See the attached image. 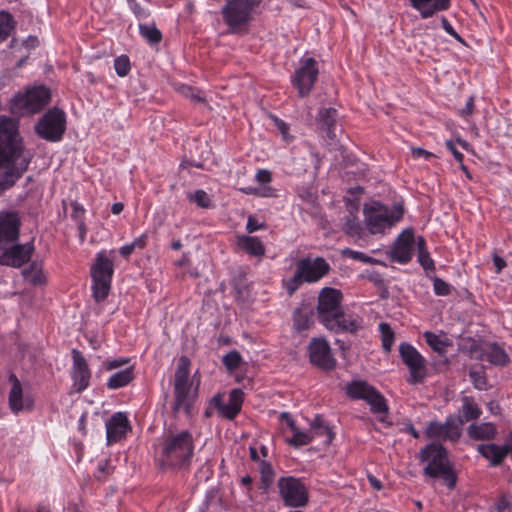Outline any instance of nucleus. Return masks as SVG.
Here are the masks:
<instances>
[{
	"instance_id": "1",
	"label": "nucleus",
	"mask_w": 512,
	"mask_h": 512,
	"mask_svg": "<svg viewBox=\"0 0 512 512\" xmlns=\"http://www.w3.org/2000/svg\"><path fill=\"white\" fill-rule=\"evenodd\" d=\"M30 158L24 153L18 121L0 116V193L12 187L27 170Z\"/></svg>"
},
{
	"instance_id": "2",
	"label": "nucleus",
	"mask_w": 512,
	"mask_h": 512,
	"mask_svg": "<svg viewBox=\"0 0 512 512\" xmlns=\"http://www.w3.org/2000/svg\"><path fill=\"white\" fill-rule=\"evenodd\" d=\"M342 299L340 290L323 288L318 296L317 317L330 331L355 334L363 328V319L356 314H346L342 308Z\"/></svg>"
},
{
	"instance_id": "3",
	"label": "nucleus",
	"mask_w": 512,
	"mask_h": 512,
	"mask_svg": "<svg viewBox=\"0 0 512 512\" xmlns=\"http://www.w3.org/2000/svg\"><path fill=\"white\" fill-rule=\"evenodd\" d=\"M194 452V440L188 430L168 432L160 443L159 464L162 468H186Z\"/></svg>"
},
{
	"instance_id": "4",
	"label": "nucleus",
	"mask_w": 512,
	"mask_h": 512,
	"mask_svg": "<svg viewBox=\"0 0 512 512\" xmlns=\"http://www.w3.org/2000/svg\"><path fill=\"white\" fill-rule=\"evenodd\" d=\"M419 459L426 462L423 474L429 478L441 477L449 489H454L457 477L448 458L447 450L438 443L426 445L419 453Z\"/></svg>"
},
{
	"instance_id": "5",
	"label": "nucleus",
	"mask_w": 512,
	"mask_h": 512,
	"mask_svg": "<svg viewBox=\"0 0 512 512\" xmlns=\"http://www.w3.org/2000/svg\"><path fill=\"white\" fill-rule=\"evenodd\" d=\"M404 214L401 204H395L392 209L379 201L365 203L363 215L366 227L371 234H383L399 222Z\"/></svg>"
},
{
	"instance_id": "6",
	"label": "nucleus",
	"mask_w": 512,
	"mask_h": 512,
	"mask_svg": "<svg viewBox=\"0 0 512 512\" xmlns=\"http://www.w3.org/2000/svg\"><path fill=\"white\" fill-rule=\"evenodd\" d=\"M190 359L187 356H181L177 362L174 375V402L172 405L173 413H190L194 402V394L191 392V382L189 381Z\"/></svg>"
},
{
	"instance_id": "7",
	"label": "nucleus",
	"mask_w": 512,
	"mask_h": 512,
	"mask_svg": "<svg viewBox=\"0 0 512 512\" xmlns=\"http://www.w3.org/2000/svg\"><path fill=\"white\" fill-rule=\"evenodd\" d=\"M50 96L49 89L44 86L29 88L11 99L10 111L16 116L38 113L48 104Z\"/></svg>"
},
{
	"instance_id": "8",
	"label": "nucleus",
	"mask_w": 512,
	"mask_h": 512,
	"mask_svg": "<svg viewBox=\"0 0 512 512\" xmlns=\"http://www.w3.org/2000/svg\"><path fill=\"white\" fill-rule=\"evenodd\" d=\"M262 0H226L221 9L224 23L232 33L240 29L252 20L254 9Z\"/></svg>"
},
{
	"instance_id": "9",
	"label": "nucleus",
	"mask_w": 512,
	"mask_h": 512,
	"mask_svg": "<svg viewBox=\"0 0 512 512\" xmlns=\"http://www.w3.org/2000/svg\"><path fill=\"white\" fill-rule=\"evenodd\" d=\"M113 272L114 266L112 260L107 258L103 252L98 253L96 261L91 268L93 296L96 301H103L107 298L111 287Z\"/></svg>"
},
{
	"instance_id": "10",
	"label": "nucleus",
	"mask_w": 512,
	"mask_h": 512,
	"mask_svg": "<svg viewBox=\"0 0 512 512\" xmlns=\"http://www.w3.org/2000/svg\"><path fill=\"white\" fill-rule=\"evenodd\" d=\"M66 130V115L56 107L49 109L35 125L37 135L50 142H58Z\"/></svg>"
},
{
	"instance_id": "11",
	"label": "nucleus",
	"mask_w": 512,
	"mask_h": 512,
	"mask_svg": "<svg viewBox=\"0 0 512 512\" xmlns=\"http://www.w3.org/2000/svg\"><path fill=\"white\" fill-rule=\"evenodd\" d=\"M399 354L403 363L409 369V384L423 383L428 375L427 361L420 352L411 344L402 342L399 345Z\"/></svg>"
},
{
	"instance_id": "12",
	"label": "nucleus",
	"mask_w": 512,
	"mask_h": 512,
	"mask_svg": "<svg viewBox=\"0 0 512 512\" xmlns=\"http://www.w3.org/2000/svg\"><path fill=\"white\" fill-rule=\"evenodd\" d=\"M277 487L283 503L288 507H303L308 503V489L304 482L293 476L278 479Z\"/></svg>"
},
{
	"instance_id": "13",
	"label": "nucleus",
	"mask_w": 512,
	"mask_h": 512,
	"mask_svg": "<svg viewBox=\"0 0 512 512\" xmlns=\"http://www.w3.org/2000/svg\"><path fill=\"white\" fill-rule=\"evenodd\" d=\"M347 394L353 399L365 400L374 414L388 412L384 396L365 381H353L347 386Z\"/></svg>"
},
{
	"instance_id": "14",
	"label": "nucleus",
	"mask_w": 512,
	"mask_h": 512,
	"mask_svg": "<svg viewBox=\"0 0 512 512\" xmlns=\"http://www.w3.org/2000/svg\"><path fill=\"white\" fill-rule=\"evenodd\" d=\"M319 74L317 61L312 58H302L300 66L295 70L292 76V83L297 88L301 97L309 95Z\"/></svg>"
},
{
	"instance_id": "15",
	"label": "nucleus",
	"mask_w": 512,
	"mask_h": 512,
	"mask_svg": "<svg viewBox=\"0 0 512 512\" xmlns=\"http://www.w3.org/2000/svg\"><path fill=\"white\" fill-rule=\"evenodd\" d=\"M462 420L449 416L445 422L431 421L425 430L426 436L430 439L457 441L461 435Z\"/></svg>"
},
{
	"instance_id": "16",
	"label": "nucleus",
	"mask_w": 512,
	"mask_h": 512,
	"mask_svg": "<svg viewBox=\"0 0 512 512\" xmlns=\"http://www.w3.org/2000/svg\"><path fill=\"white\" fill-rule=\"evenodd\" d=\"M3 249L0 255V264L13 268H20L28 263L34 251L33 241L25 244H10Z\"/></svg>"
},
{
	"instance_id": "17",
	"label": "nucleus",
	"mask_w": 512,
	"mask_h": 512,
	"mask_svg": "<svg viewBox=\"0 0 512 512\" xmlns=\"http://www.w3.org/2000/svg\"><path fill=\"white\" fill-rule=\"evenodd\" d=\"M296 270L305 282L314 283L329 273L330 265L322 257H306L296 263Z\"/></svg>"
},
{
	"instance_id": "18",
	"label": "nucleus",
	"mask_w": 512,
	"mask_h": 512,
	"mask_svg": "<svg viewBox=\"0 0 512 512\" xmlns=\"http://www.w3.org/2000/svg\"><path fill=\"white\" fill-rule=\"evenodd\" d=\"M21 219L16 211L0 212V248L18 241Z\"/></svg>"
},
{
	"instance_id": "19",
	"label": "nucleus",
	"mask_w": 512,
	"mask_h": 512,
	"mask_svg": "<svg viewBox=\"0 0 512 512\" xmlns=\"http://www.w3.org/2000/svg\"><path fill=\"white\" fill-rule=\"evenodd\" d=\"M309 356L313 365L324 370H332L336 366L329 343L324 338H314L309 344Z\"/></svg>"
},
{
	"instance_id": "20",
	"label": "nucleus",
	"mask_w": 512,
	"mask_h": 512,
	"mask_svg": "<svg viewBox=\"0 0 512 512\" xmlns=\"http://www.w3.org/2000/svg\"><path fill=\"white\" fill-rule=\"evenodd\" d=\"M71 354L73 360L71 371L73 386L78 393H81L87 389L90 384L91 370L89 369L85 357L79 350L72 349Z\"/></svg>"
},
{
	"instance_id": "21",
	"label": "nucleus",
	"mask_w": 512,
	"mask_h": 512,
	"mask_svg": "<svg viewBox=\"0 0 512 512\" xmlns=\"http://www.w3.org/2000/svg\"><path fill=\"white\" fill-rule=\"evenodd\" d=\"M414 244L415 239L413 231L409 229L403 231L392 246L390 252L391 259L400 264L408 263L414 253Z\"/></svg>"
},
{
	"instance_id": "22",
	"label": "nucleus",
	"mask_w": 512,
	"mask_h": 512,
	"mask_svg": "<svg viewBox=\"0 0 512 512\" xmlns=\"http://www.w3.org/2000/svg\"><path fill=\"white\" fill-rule=\"evenodd\" d=\"M130 429L127 415L123 412H117L106 422L107 444L120 441Z\"/></svg>"
},
{
	"instance_id": "23",
	"label": "nucleus",
	"mask_w": 512,
	"mask_h": 512,
	"mask_svg": "<svg viewBox=\"0 0 512 512\" xmlns=\"http://www.w3.org/2000/svg\"><path fill=\"white\" fill-rule=\"evenodd\" d=\"M411 6L419 12L422 19H427L451 6V0H410Z\"/></svg>"
},
{
	"instance_id": "24",
	"label": "nucleus",
	"mask_w": 512,
	"mask_h": 512,
	"mask_svg": "<svg viewBox=\"0 0 512 512\" xmlns=\"http://www.w3.org/2000/svg\"><path fill=\"white\" fill-rule=\"evenodd\" d=\"M477 451L490 461L491 466H499L510 453V443L503 446L494 443L481 444L477 446Z\"/></svg>"
},
{
	"instance_id": "25",
	"label": "nucleus",
	"mask_w": 512,
	"mask_h": 512,
	"mask_svg": "<svg viewBox=\"0 0 512 512\" xmlns=\"http://www.w3.org/2000/svg\"><path fill=\"white\" fill-rule=\"evenodd\" d=\"M9 380L12 384V388L9 393V406L14 413H18L23 409H30L31 402L29 400L23 399V391L21 387V383L18 378L11 374Z\"/></svg>"
},
{
	"instance_id": "26",
	"label": "nucleus",
	"mask_w": 512,
	"mask_h": 512,
	"mask_svg": "<svg viewBox=\"0 0 512 512\" xmlns=\"http://www.w3.org/2000/svg\"><path fill=\"white\" fill-rule=\"evenodd\" d=\"M338 112L335 108H322L320 109L317 122L322 130L327 134V137L331 140L336 139V124H337Z\"/></svg>"
},
{
	"instance_id": "27",
	"label": "nucleus",
	"mask_w": 512,
	"mask_h": 512,
	"mask_svg": "<svg viewBox=\"0 0 512 512\" xmlns=\"http://www.w3.org/2000/svg\"><path fill=\"white\" fill-rule=\"evenodd\" d=\"M244 401V393L241 389L231 390L228 402L222 407L221 416L227 420H233L240 413Z\"/></svg>"
},
{
	"instance_id": "28",
	"label": "nucleus",
	"mask_w": 512,
	"mask_h": 512,
	"mask_svg": "<svg viewBox=\"0 0 512 512\" xmlns=\"http://www.w3.org/2000/svg\"><path fill=\"white\" fill-rule=\"evenodd\" d=\"M237 247L254 257H262L265 254V247L262 241L255 236L240 235L237 237Z\"/></svg>"
},
{
	"instance_id": "29",
	"label": "nucleus",
	"mask_w": 512,
	"mask_h": 512,
	"mask_svg": "<svg viewBox=\"0 0 512 512\" xmlns=\"http://www.w3.org/2000/svg\"><path fill=\"white\" fill-rule=\"evenodd\" d=\"M483 359L496 366H505L509 362L506 351L497 343H488L484 346Z\"/></svg>"
},
{
	"instance_id": "30",
	"label": "nucleus",
	"mask_w": 512,
	"mask_h": 512,
	"mask_svg": "<svg viewBox=\"0 0 512 512\" xmlns=\"http://www.w3.org/2000/svg\"><path fill=\"white\" fill-rule=\"evenodd\" d=\"M468 436L477 441L492 440L497 434V429L491 422L473 423L467 428Z\"/></svg>"
},
{
	"instance_id": "31",
	"label": "nucleus",
	"mask_w": 512,
	"mask_h": 512,
	"mask_svg": "<svg viewBox=\"0 0 512 512\" xmlns=\"http://www.w3.org/2000/svg\"><path fill=\"white\" fill-rule=\"evenodd\" d=\"M134 378L133 367H128L111 375L106 385L109 389L116 390L127 386Z\"/></svg>"
},
{
	"instance_id": "32",
	"label": "nucleus",
	"mask_w": 512,
	"mask_h": 512,
	"mask_svg": "<svg viewBox=\"0 0 512 512\" xmlns=\"http://www.w3.org/2000/svg\"><path fill=\"white\" fill-rule=\"evenodd\" d=\"M461 413L462 416L459 418L463 423L464 421L468 422L478 419L481 416L482 411L472 398L464 396L462 398Z\"/></svg>"
},
{
	"instance_id": "33",
	"label": "nucleus",
	"mask_w": 512,
	"mask_h": 512,
	"mask_svg": "<svg viewBox=\"0 0 512 512\" xmlns=\"http://www.w3.org/2000/svg\"><path fill=\"white\" fill-rule=\"evenodd\" d=\"M416 244H417V250H418V255H417L418 263L422 266V268L425 271H434L435 263L426 248L425 239L422 236H419L417 238Z\"/></svg>"
},
{
	"instance_id": "34",
	"label": "nucleus",
	"mask_w": 512,
	"mask_h": 512,
	"mask_svg": "<svg viewBox=\"0 0 512 512\" xmlns=\"http://www.w3.org/2000/svg\"><path fill=\"white\" fill-rule=\"evenodd\" d=\"M23 277L33 285H41L46 282V276L43 272L41 265L36 262L22 271Z\"/></svg>"
},
{
	"instance_id": "35",
	"label": "nucleus",
	"mask_w": 512,
	"mask_h": 512,
	"mask_svg": "<svg viewBox=\"0 0 512 512\" xmlns=\"http://www.w3.org/2000/svg\"><path fill=\"white\" fill-rule=\"evenodd\" d=\"M292 436L287 439V443L293 447H301L304 445H308L314 439V435L311 431H302L297 426L294 429H291Z\"/></svg>"
},
{
	"instance_id": "36",
	"label": "nucleus",
	"mask_w": 512,
	"mask_h": 512,
	"mask_svg": "<svg viewBox=\"0 0 512 512\" xmlns=\"http://www.w3.org/2000/svg\"><path fill=\"white\" fill-rule=\"evenodd\" d=\"M319 430H323L325 433L324 444L329 445L334 439V433L331 428L324 422L320 415H316L313 421L310 424L309 431L315 434L319 433Z\"/></svg>"
},
{
	"instance_id": "37",
	"label": "nucleus",
	"mask_w": 512,
	"mask_h": 512,
	"mask_svg": "<svg viewBox=\"0 0 512 512\" xmlns=\"http://www.w3.org/2000/svg\"><path fill=\"white\" fill-rule=\"evenodd\" d=\"M139 33L151 44H158L162 40V33L155 24H139Z\"/></svg>"
},
{
	"instance_id": "38",
	"label": "nucleus",
	"mask_w": 512,
	"mask_h": 512,
	"mask_svg": "<svg viewBox=\"0 0 512 512\" xmlns=\"http://www.w3.org/2000/svg\"><path fill=\"white\" fill-rule=\"evenodd\" d=\"M293 325L295 330L302 332L311 325V316L306 309H297L293 313Z\"/></svg>"
},
{
	"instance_id": "39",
	"label": "nucleus",
	"mask_w": 512,
	"mask_h": 512,
	"mask_svg": "<svg viewBox=\"0 0 512 512\" xmlns=\"http://www.w3.org/2000/svg\"><path fill=\"white\" fill-rule=\"evenodd\" d=\"M379 331L381 333L382 348L385 352L389 353L392 349L395 340V334L388 323L382 322L379 324Z\"/></svg>"
},
{
	"instance_id": "40",
	"label": "nucleus",
	"mask_w": 512,
	"mask_h": 512,
	"mask_svg": "<svg viewBox=\"0 0 512 512\" xmlns=\"http://www.w3.org/2000/svg\"><path fill=\"white\" fill-rule=\"evenodd\" d=\"M423 337L426 340V343L436 352L442 353L444 352V348L448 346L449 340L447 338L443 339L440 336L436 335L433 332L425 331L423 333Z\"/></svg>"
},
{
	"instance_id": "41",
	"label": "nucleus",
	"mask_w": 512,
	"mask_h": 512,
	"mask_svg": "<svg viewBox=\"0 0 512 512\" xmlns=\"http://www.w3.org/2000/svg\"><path fill=\"white\" fill-rule=\"evenodd\" d=\"M14 28L13 17L9 12L0 11V42L5 41Z\"/></svg>"
},
{
	"instance_id": "42",
	"label": "nucleus",
	"mask_w": 512,
	"mask_h": 512,
	"mask_svg": "<svg viewBox=\"0 0 512 512\" xmlns=\"http://www.w3.org/2000/svg\"><path fill=\"white\" fill-rule=\"evenodd\" d=\"M259 471L261 474L262 487L265 489L270 487L273 483L274 476H275L274 469H273L272 465L269 462L262 460V461H260V464H259Z\"/></svg>"
},
{
	"instance_id": "43",
	"label": "nucleus",
	"mask_w": 512,
	"mask_h": 512,
	"mask_svg": "<svg viewBox=\"0 0 512 512\" xmlns=\"http://www.w3.org/2000/svg\"><path fill=\"white\" fill-rule=\"evenodd\" d=\"M242 356L237 350H231L222 357V363L228 371H234L240 367Z\"/></svg>"
},
{
	"instance_id": "44",
	"label": "nucleus",
	"mask_w": 512,
	"mask_h": 512,
	"mask_svg": "<svg viewBox=\"0 0 512 512\" xmlns=\"http://www.w3.org/2000/svg\"><path fill=\"white\" fill-rule=\"evenodd\" d=\"M187 198L201 208H210L212 206L209 195L202 189L196 190L194 193H189Z\"/></svg>"
},
{
	"instance_id": "45",
	"label": "nucleus",
	"mask_w": 512,
	"mask_h": 512,
	"mask_svg": "<svg viewBox=\"0 0 512 512\" xmlns=\"http://www.w3.org/2000/svg\"><path fill=\"white\" fill-rule=\"evenodd\" d=\"M114 69L118 76L125 77L131 70V64L129 57L126 55H120L114 60Z\"/></svg>"
},
{
	"instance_id": "46",
	"label": "nucleus",
	"mask_w": 512,
	"mask_h": 512,
	"mask_svg": "<svg viewBox=\"0 0 512 512\" xmlns=\"http://www.w3.org/2000/svg\"><path fill=\"white\" fill-rule=\"evenodd\" d=\"M433 289L437 296H448L452 291V286L439 277H433Z\"/></svg>"
},
{
	"instance_id": "47",
	"label": "nucleus",
	"mask_w": 512,
	"mask_h": 512,
	"mask_svg": "<svg viewBox=\"0 0 512 512\" xmlns=\"http://www.w3.org/2000/svg\"><path fill=\"white\" fill-rule=\"evenodd\" d=\"M469 377L474 387L478 390H485L487 387L486 375L483 371L471 370Z\"/></svg>"
},
{
	"instance_id": "48",
	"label": "nucleus",
	"mask_w": 512,
	"mask_h": 512,
	"mask_svg": "<svg viewBox=\"0 0 512 512\" xmlns=\"http://www.w3.org/2000/svg\"><path fill=\"white\" fill-rule=\"evenodd\" d=\"M127 3L138 19H146L150 16V11L147 8L141 7L136 0H127Z\"/></svg>"
},
{
	"instance_id": "49",
	"label": "nucleus",
	"mask_w": 512,
	"mask_h": 512,
	"mask_svg": "<svg viewBox=\"0 0 512 512\" xmlns=\"http://www.w3.org/2000/svg\"><path fill=\"white\" fill-rule=\"evenodd\" d=\"M273 120L275 126L281 133L283 140L285 142H290L293 137L289 134V125L278 117H273Z\"/></svg>"
},
{
	"instance_id": "50",
	"label": "nucleus",
	"mask_w": 512,
	"mask_h": 512,
	"mask_svg": "<svg viewBox=\"0 0 512 512\" xmlns=\"http://www.w3.org/2000/svg\"><path fill=\"white\" fill-rule=\"evenodd\" d=\"M303 282L305 281L301 276H298V271L296 270L294 276L286 282V289L290 294H292L300 287Z\"/></svg>"
},
{
	"instance_id": "51",
	"label": "nucleus",
	"mask_w": 512,
	"mask_h": 512,
	"mask_svg": "<svg viewBox=\"0 0 512 512\" xmlns=\"http://www.w3.org/2000/svg\"><path fill=\"white\" fill-rule=\"evenodd\" d=\"M343 254L352 258L353 260H357L363 263H369L371 261V258L369 256L365 255L362 252L354 251L351 249H345L343 251Z\"/></svg>"
},
{
	"instance_id": "52",
	"label": "nucleus",
	"mask_w": 512,
	"mask_h": 512,
	"mask_svg": "<svg viewBox=\"0 0 512 512\" xmlns=\"http://www.w3.org/2000/svg\"><path fill=\"white\" fill-rule=\"evenodd\" d=\"M494 507L497 512H505L510 510L511 502L510 498L507 495H502L494 504Z\"/></svg>"
},
{
	"instance_id": "53",
	"label": "nucleus",
	"mask_w": 512,
	"mask_h": 512,
	"mask_svg": "<svg viewBox=\"0 0 512 512\" xmlns=\"http://www.w3.org/2000/svg\"><path fill=\"white\" fill-rule=\"evenodd\" d=\"M256 181L261 185H266L272 181V175L269 170L260 169L256 173Z\"/></svg>"
},
{
	"instance_id": "54",
	"label": "nucleus",
	"mask_w": 512,
	"mask_h": 512,
	"mask_svg": "<svg viewBox=\"0 0 512 512\" xmlns=\"http://www.w3.org/2000/svg\"><path fill=\"white\" fill-rule=\"evenodd\" d=\"M441 26L447 34H449L450 36L454 37L457 40H461V37L445 16L441 17Z\"/></svg>"
},
{
	"instance_id": "55",
	"label": "nucleus",
	"mask_w": 512,
	"mask_h": 512,
	"mask_svg": "<svg viewBox=\"0 0 512 512\" xmlns=\"http://www.w3.org/2000/svg\"><path fill=\"white\" fill-rule=\"evenodd\" d=\"M258 197H275L276 196V189H274L271 186L268 185H262L261 187H257V195Z\"/></svg>"
},
{
	"instance_id": "56",
	"label": "nucleus",
	"mask_w": 512,
	"mask_h": 512,
	"mask_svg": "<svg viewBox=\"0 0 512 512\" xmlns=\"http://www.w3.org/2000/svg\"><path fill=\"white\" fill-rule=\"evenodd\" d=\"M129 361H130L129 358H119V359L107 361V362H105V368L109 371L114 370L119 367L125 366L126 364L129 363Z\"/></svg>"
},
{
	"instance_id": "57",
	"label": "nucleus",
	"mask_w": 512,
	"mask_h": 512,
	"mask_svg": "<svg viewBox=\"0 0 512 512\" xmlns=\"http://www.w3.org/2000/svg\"><path fill=\"white\" fill-rule=\"evenodd\" d=\"M264 227L263 223H259L254 216H249L246 223V230L249 233H253Z\"/></svg>"
},
{
	"instance_id": "58",
	"label": "nucleus",
	"mask_w": 512,
	"mask_h": 512,
	"mask_svg": "<svg viewBox=\"0 0 512 512\" xmlns=\"http://www.w3.org/2000/svg\"><path fill=\"white\" fill-rule=\"evenodd\" d=\"M474 110V97L470 96L468 100L466 101L465 107L461 110H459V115L462 117L470 116L472 115Z\"/></svg>"
},
{
	"instance_id": "59",
	"label": "nucleus",
	"mask_w": 512,
	"mask_h": 512,
	"mask_svg": "<svg viewBox=\"0 0 512 512\" xmlns=\"http://www.w3.org/2000/svg\"><path fill=\"white\" fill-rule=\"evenodd\" d=\"M446 147L453 154L454 158L462 163L464 155L456 149L455 144L451 140L446 142Z\"/></svg>"
},
{
	"instance_id": "60",
	"label": "nucleus",
	"mask_w": 512,
	"mask_h": 512,
	"mask_svg": "<svg viewBox=\"0 0 512 512\" xmlns=\"http://www.w3.org/2000/svg\"><path fill=\"white\" fill-rule=\"evenodd\" d=\"M411 152H412L413 157H415V158L429 159L430 157L433 156V154L431 152H429L423 148H420V147L412 148Z\"/></svg>"
},
{
	"instance_id": "61",
	"label": "nucleus",
	"mask_w": 512,
	"mask_h": 512,
	"mask_svg": "<svg viewBox=\"0 0 512 512\" xmlns=\"http://www.w3.org/2000/svg\"><path fill=\"white\" fill-rule=\"evenodd\" d=\"M147 243V234H142L135 238L130 244L133 245V249H143Z\"/></svg>"
},
{
	"instance_id": "62",
	"label": "nucleus",
	"mask_w": 512,
	"mask_h": 512,
	"mask_svg": "<svg viewBox=\"0 0 512 512\" xmlns=\"http://www.w3.org/2000/svg\"><path fill=\"white\" fill-rule=\"evenodd\" d=\"M211 404L217 409L219 415L221 416L222 407H224V404H225L223 402V395L216 394L215 396H213V398L211 399Z\"/></svg>"
},
{
	"instance_id": "63",
	"label": "nucleus",
	"mask_w": 512,
	"mask_h": 512,
	"mask_svg": "<svg viewBox=\"0 0 512 512\" xmlns=\"http://www.w3.org/2000/svg\"><path fill=\"white\" fill-rule=\"evenodd\" d=\"M493 263L496 268L497 273H501V271L506 267V261L498 256L497 254H493Z\"/></svg>"
},
{
	"instance_id": "64",
	"label": "nucleus",
	"mask_w": 512,
	"mask_h": 512,
	"mask_svg": "<svg viewBox=\"0 0 512 512\" xmlns=\"http://www.w3.org/2000/svg\"><path fill=\"white\" fill-rule=\"evenodd\" d=\"M183 93L195 102H201L204 100L198 93L194 92L191 87H183Z\"/></svg>"
}]
</instances>
